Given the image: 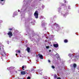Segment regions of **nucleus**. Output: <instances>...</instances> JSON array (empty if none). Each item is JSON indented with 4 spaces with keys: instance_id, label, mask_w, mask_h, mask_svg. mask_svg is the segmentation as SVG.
Wrapping results in <instances>:
<instances>
[{
    "instance_id": "26",
    "label": "nucleus",
    "mask_w": 79,
    "mask_h": 79,
    "mask_svg": "<svg viewBox=\"0 0 79 79\" xmlns=\"http://www.w3.org/2000/svg\"><path fill=\"white\" fill-rule=\"evenodd\" d=\"M16 56H17L18 55V54H16Z\"/></svg>"
},
{
    "instance_id": "14",
    "label": "nucleus",
    "mask_w": 79,
    "mask_h": 79,
    "mask_svg": "<svg viewBox=\"0 0 79 79\" xmlns=\"http://www.w3.org/2000/svg\"><path fill=\"white\" fill-rule=\"evenodd\" d=\"M52 69H55V66H54L52 65Z\"/></svg>"
},
{
    "instance_id": "3",
    "label": "nucleus",
    "mask_w": 79,
    "mask_h": 79,
    "mask_svg": "<svg viewBox=\"0 0 79 79\" xmlns=\"http://www.w3.org/2000/svg\"><path fill=\"white\" fill-rule=\"evenodd\" d=\"M7 34L8 35L10 38H11V36H13L12 32H11V31H9L7 33Z\"/></svg>"
},
{
    "instance_id": "20",
    "label": "nucleus",
    "mask_w": 79,
    "mask_h": 79,
    "mask_svg": "<svg viewBox=\"0 0 79 79\" xmlns=\"http://www.w3.org/2000/svg\"><path fill=\"white\" fill-rule=\"evenodd\" d=\"M48 62L49 63H50V60H48Z\"/></svg>"
},
{
    "instance_id": "1",
    "label": "nucleus",
    "mask_w": 79,
    "mask_h": 79,
    "mask_svg": "<svg viewBox=\"0 0 79 79\" xmlns=\"http://www.w3.org/2000/svg\"><path fill=\"white\" fill-rule=\"evenodd\" d=\"M76 54H75L76 55L75 56H73L72 57V59L75 60V61H76L78 59H79V54L77 53H75Z\"/></svg>"
},
{
    "instance_id": "29",
    "label": "nucleus",
    "mask_w": 79,
    "mask_h": 79,
    "mask_svg": "<svg viewBox=\"0 0 79 79\" xmlns=\"http://www.w3.org/2000/svg\"><path fill=\"white\" fill-rule=\"evenodd\" d=\"M39 56L38 55H36V57H37Z\"/></svg>"
},
{
    "instance_id": "5",
    "label": "nucleus",
    "mask_w": 79,
    "mask_h": 79,
    "mask_svg": "<svg viewBox=\"0 0 79 79\" xmlns=\"http://www.w3.org/2000/svg\"><path fill=\"white\" fill-rule=\"evenodd\" d=\"M73 67L74 68V69H76V68L77 67V65L76 64H73Z\"/></svg>"
},
{
    "instance_id": "22",
    "label": "nucleus",
    "mask_w": 79,
    "mask_h": 79,
    "mask_svg": "<svg viewBox=\"0 0 79 79\" xmlns=\"http://www.w3.org/2000/svg\"><path fill=\"white\" fill-rule=\"evenodd\" d=\"M45 42H47V40H45Z\"/></svg>"
},
{
    "instance_id": "27",
    "label": "nucleus",
    "mask_w": 79,
    "mask_h": 79,
    "mask_svg": "<svg viewBox=\"0 0 79 79\" xmlns=\"http://www.w3.org/2000/svg\"><path fill=\"white\" fill-rule=\"evenodd\" d=\"M57 26L58 27H59V26H58V24H57Z\"/></svg>"
},
{
    "instance_id": "24",
    "label": "nucleus",
    "mask_w": 79,
    "mask_h": 79,
    "mask_svg": "<svg viewBox=\"0 0 79 79\" xmlns=\"http://www.w3.org/2000/svg\"><path fill=\"white\" fill-rule=\"evenodd\" d=\"M2 2H3V1H4V0H0Z\"/></svg>"
},
{
    "instance_id": "12",
    "label": "nucleus",
    "mask_w": 79,
    "mask_h": 79,
    "mask_svg": "<svg viewBox=\"0 0 79 79\" xmlns=\"http://www.w3.org/2000/svg\"><path fill=\"white\" fill-rule=\"evenodd\" d=\"M68 41L67 40H64V42L65 43H67V42H68Z\"/></svg>"
},
{
    "instance_id": "25",
    "label": "nucleus",
    "mask_w": 79,
    "mask_h": 79,
    "mask_svg": "<svg viewBox=\"0 0 79 79\" xmlns=\"http://www.w3.org/2000/svg\"><path fill=\"white\" fill-rule=\"evenodd\" d=\"M64 2L65 3H66V1H64Z\"/></svg>"
},
{
    "instance_id": "28",
    "label": "nucleus",
    "mask_w": 79,
    "mask_h": 79,
    "mask_svg": "<svg viewBox=\"0 0 79 79\" xmlns=\"http://www.w3.org/2000/svg\"><path fill=\"white\" fill-rule=\"evenodd\" d=\"M51 52V50H49V52Z\"/></svg>"
},
{
    "instance_id": "4",
    "label": "nucleus",
    "mask_w": 79,
    "mask_h": 79,
    "mask_svg": "<svg viewBox=\"0 0 79 79\" xmlns=\"http://www.w3.org/2000/svg\"><path fill=\"white\" fill-rule=\"evenodd\" d=\"M38 55H39V57L40 58V59H41V60H42L44 58L42 55H40V54H39Z\"/></svg>"
},
{
    "instance_id": "21",
    "label": "nucleus",
    "mask_w": 79,
    "mask_h": 79,
    "mask_svg": "<svg viewBox=\"0 0 79 79\" xmlns=\"http://www.w3.org/2000/svg\"><path fill=\"white\" fill-rule=\"evenodd\" d=\"M57 79H61V78L59 77L57 78Z\"/></svg>"
},
{
    "instance_id": "15",
    "label": "nucleus",
    "mask_w": 79,
    "mask_h": 79,
    "mask_svg": "<svg viewBox=\"0 0 79 79\" xmlns=\"http://www.w3.org/2000/svg\"><path fill=\"white\" fill-rule=\"evenodd\" d=\"M54 78L55 79H56V78H57V76H56V75H55L54 76Z\"/></svg>"
},
{
    "instance_id": "8",
    "label": "nucleus",
    "mask_w": 79,
    "mask_h": 79,
    "mask_svg": "<svg viewBox=\"0 0 79 79\" xmlns=\"http://www.w3.org/2000/svg\"><path fill=\"white\" fill-rule=\"evenodd\" d=\"M56 58L57 59H58V58H60V56H59V55L58 54H57L56 55Z\"/></svg>"
},
{
    "instance_id": "18",
    "label": "nucleus",
    "mask_w": 79,
    "mask_h": 79,
    "mask_svg": "<svg viewBox=\"0 0 79 79\" xmlns=\"http://www.w3.org/2000/svg\"><path fill=\"white\" fill-rule=\"evenodd\" d=\"M9 30H10V31H12V30H13V28H10L9 29Z\"/></svg>"
},
{
    "instance_id": "32",
    "label": "nucleus",
    "mask_w": 79,
    "mask_h": 79,
    "mask_svg": "<svg viewBox=\"0 0 79 79\" xmlns=\"http://www.w3.org/2000/svg\"><path fill=\"white\" fill-rule=\"evenodd\" d=\"M64 16H65V15H64Z\"/></svg>"
},
{
    "instance_id": "10",
    "label": "nucleus",
    "mask_w": 79,
    "mask_h": 79,
    "mask_svg": "<svg viewBox=\"0 0 79 79\" xmlns=\"http://www.w3.org/2000/svg\"><path fill=\"white\" fill-rule=\"evenodd\" d=\"M15 52H16V53H20V52H20V50H16Z\"/></svg>"
},
{
    "instance_id": "17",
    "label": "nucleus",
    "mask_w": 79,
    "mask_h": 79,
    "mask_svg": "<svg viewBox=\"0 0 79 79\" xmlns=\"http://www.w3.org/2000/svg\"><path fill=\"white\" fill-rule=\"evenodd\" d=\"M3 23V21L2 20H0V23Z\"/></svg>"
},
{
    "instance_id": "13",
    "label": "nucleus",
    "mask_w": 79,
    "mask_h": 79,
    "mask_svg": "<svg viewBox=\"0 0 79 79\" xmlns=\"http://www.w3.org/2000/svg\"><path fill=\"white\" fill-rule=\"evenodd\" d=\"M24 68H25V66H24V65H23V66H22V68L23 70H24Z\"/></svg>"
},
{
    "instance_id": "9",
    "label": "nucleus",
    "mask_w": 79,
    "mask_h": 79,
    "mask_svg": "<svg viewBox=\"0 0 79 79\" xmlns=\"http://www.w3.org/2000/svg\"><path fill=\"white\" fill-rule=\"evenodd\" d=\"M30 48L29 47H27V52H28V53H29V52H30Z\"/></svg>"
},
{
    "instance_id": "11",
    "label": "nucleus",
    "mask_w": 79,
    "mask_h": 79,
    "mask_svg": "<svg viewBox=\"0 0 79 79\" xmlns=\"http://www.w3.org/2000/svg\"><path fill=\"white\" fill-rule=\"evenodd\" d=\"M69 56L70 57H72L73 56V55L71 54H69Z\"/></svg>"
},
{
    "instance_id": "23",
    "label": "nucleus",
    "mask_w": 79,
    "mask_h": 79,
    "mask_svg": "<svg viewBox=\"0 0 79 79\" xmlns=\"http://www.w3.org/2000/svg\"><path fill=\"white\" fill-rule=\"evenodd\" d=\"M20 10H18V12H20Z\"/></svg>"
},
{
    "instance_id": "19",
    "label": "nucleus",
    "mask_w": 79,
    "mask_h": 79,
    "mask_svg": "<svg viewBox=\"0 0 79 79\" xmlns=\"http://www.w3.org/2000/svg\"><path fill=\"white\" fill-rule=\"evenodd\" d=\"M46 48H49V46H46Z\"/></svg>"
},
{
    "instance_id": "6",
    "label": "nucleus",
    "mask_w": 79,
    "mask_h": 79,
    "mask_svg": "<svg viewBox=\"0 0 79 79\" xmlns=\"http://www.w3.org/2000/svg\"><path fill=\"white\" fill-rule=\"evenodd\" d=\"M21 75H24V74H26V72H25V71H22L21 72Z\"/></svg>"
},
{
    "instance_id": "7",
    "label": "nucleus",
    "mask_w": 79,
    "mask_h": 79,
    "mask_svg": "<svg viewBox=\"0 0 79 79\" xmlns=\"http://www.w3.org/2000/svg\"><path fill=\"white\" fill-rule=\"evenodd\" d=\"M53 46L54 47H56V48H57V47H58V44H53Z\"/></svg>"
},
{
    "instance_id": "2",
    "label": "nucleus",
    "mask_w": 79,
    "mask_h": 79,
    "mask_svg": "<svg viewBox=\"0 0 79 79\" xmlns=\"http://www.w3.org/2000/svg\"><path fill=\"white\" fill-rule=\"evenodd\" d=\"M34 16H35V18H36V19H37L39 17V13L37 10L35 12L34 14Z\"/></svg>"
},
{
    "instance_id": "30",
    "label": "nucleus",
    "mask_w": 79,
    "mask_h": 79,
    "mask_svg": "<svg viewBox=\"0 0 79 79\" xmlns=\"http://www.w3.org/2000/svg\"><path fill=\"white\" fill-rule=\"evenodd\" d=\"M0 50H1V48H0Z\"/></svg>"
},
{
    "instance_id": "31",
    "label": "nucleus",
    "mask_w": 79,
    "mask_h": 79,
    "mask_svg": "<svg viewBox=\"0 0 79 79\" xmlns=\"http://www.w3.org/2000/svg\"><path fill=\"white\" fill-rule=\"evenodd\" d=\"M2 56H3V55H2Z\"/></svg>"
},
{
    "instance_id": "16",
    "label": "nucleus",
    "mask_w": 79,
    "mask_h": 79,
    "mask_svg": "<svg viewBox=\"0 0 79 79\" xmlns=\"http://www.w3.org/2000/svg\"><path fill=\"white\" fill-rule=\"evenodd\" d=\"M27 79H31V77H27Z\"/></svg>"
}]
</instances>
